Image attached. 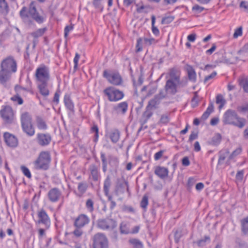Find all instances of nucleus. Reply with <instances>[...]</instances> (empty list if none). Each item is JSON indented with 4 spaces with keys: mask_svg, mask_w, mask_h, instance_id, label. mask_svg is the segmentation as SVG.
<instances>
[{
    "mask_svg": "<svg viewBox=\"0 0 248 248\" xmlns=\"http://www.w3.org/2000/svg\"><path fill=\"white\" fill-rule=\"evenodd\" d=\"M19 15L23 21L29 25L32 24V19L39 24L42 23L45 20L44 17L40 15L37 11L34 1L30 3L28 8L25 6L23 7L20 11Z\"/></svg>",
    "mask_w": 248,
    "mask_h": 248,
    "instance_id": "nucleus-1",
    "label": "nucleus"
},
{
    "mask_svg": "<svg viewBox=\"0 0 248 248\" xmlns=\"http://www.w3.org/2000/svg\"><path fill=\"white\" fill-rule=\"evenodd\" d=\"M222 122L225 124L232 125L239 128H242L246 124V120L239 116L235 110L229 109L224 113Z\"/></svg>",
    "mask_w": 248,
    "mask_h": 248,
    "instance_id": "nucleus-2",
    "label": "nucleus"
},
{
    "mask_svg": "<svg viewBox=\"0 0 248 248\" xmlns=\"http://www.w3.org/2000/svg\"><path fill=\"white\" fill-rule=\"evenodd\" d=\"M51 160L50 152L48 151H42L34 162V168L38 170H46L49 168Z\"/></svg>",
    "mask_w": 248,
    "mask_h": 248,
    "instance_id": "nucleus-3",
    "label": "nucleus"
},
{
    "mask_svg": "<svg viewBox=\"0 0 248 248\" xmlns=\"http://www.w3.org/2000/svg\"><path fill=\"white\" fill-rule=\"evenodd\" d=\"M0 116L5 125H12L15 123V113L9 106H3L0 110Z\"/></svg>",
    "mask_w": 248,
    "mask_h": 248,
    "instance_id": "nucleus-4",
    "label": "nucleus"
},
{
    "mask_svg": "<svg viewBox=\"0 0 248 248\" xmlns=\"http://www.w3.org/2000/svg\"><path fill=\"white\" fill-rule=\"evenodd\" d=\"M0 67V70L11 74L15 73L17 70L16 61L13 56H8L1 61Z\"/></svg>",
    "mask_w": 248,
    "mask_h": 248,
    "instance_id": "nucleus-5",
    "label": "nucleus"
},
{
    "mask_svg": "<svg viewBox=\"0 0 248 248\" xmlns=\"http://www.w3.org/2000/svg\"><path fill=\"white\" fill-rule=\"evenodd\" d=\"M35 77L38 83L48 82L50 79L48 67L44 64L40 65L35 71Z\"/></svg>",
    "mask_w": 248,
    "mask_h": 248,
    "instance_id": "nucleus-6",
    "label": "nucleus"
},
{
    "mask_svg": "<svg viewBox=\"0 0 248 248\" xmlns=\"http://www.w3.org/2000/svg\"><path fill=\"white\" fill-rule=\"evenodd\" d=\"M98 228L104 231H112L117 227L116 221L109 217L98 219L96 221Z\"/></svg>",
    "mask_w": 248,
    "mask_h": 248,
    "instance_id": "nucleus-7",
    "label": "nucleus"
},
{
    "mask_svg": "<svg viewBox=\"0 0 248 248\" xmlns=\"http://www.w3.org/2000/svg\"><path fill=\"white\" fill-rule=\"evenodd\" d=\"M104 93L108 96V100L111 102H117L124 97V93L113 87H108L103 91Z\"/></svg>",
    "mask_w": 248,
    "mask_h": 248,
    "instance_id": "nucleus-8",
    "label": "nucleus"
},
{
    "mask_svg": "<svg viewBox=\"0 0 248 248\" xmlns=\"http://www.w3.org/2000/svg\"><path fill=\"white\" fill-rule=\"evenodd\" d=\"M93 248H108V241L106 236L102 233L95 234L93 238Z\"/></svg>",
    "mask_w": 248,
    "mask_h": 248,
    "instance_id": "nucleus-9",
    "label": "nucleus"
},
{
    "mask_svg": "<svg viewBox=\"0 0 248 248\" xmlns=\"http://www.w3.org/2000/svg\"><path fill=\"white\" fill-rule=\"evenodd\" d=\"M103 76L110 83L114 85H121L123 83L122 77L119 73H109L107 70H105L103 72Z\"/></svg>",
    "mask_w": 248,
    "mask_h": 248,
    "instance_id": "nucleus-10",
    "label": "nucleus"
},
{
    "mask_svg": "<svg viewBox=\"0 0 248 248\" xmlns=\"http://www.w3.org/2000/svg\"><path fill=\"white\" fill-rule=\"evenodd\" d=\"M37 144L41 147H46L50 144L52 137L48 133H38L35 139Z\"/></svg>",
    "mask_w": 248,
    "mask_h": 248,
    "instance_id": "nucleus-11",
    "label": "nucleus"
},
{
    "mask_svg": "<svg viewBox=\"0 0 248 248\" xmlns=\"http://www.w3.org/2000/svg\"><path fill=\"white\" fill-rule=\"evenodd\" d=\"M37 217L38 220L36 223L43 224L46 228L48 229L50 225V220L46 211L44 209L38 210Z\"/></svg>",
    "mask_w": 248,
    "mask_h": 248,
    "instance_id": "nucleus-12",
    "label": "nucleus"
},
{
    "mask_svg": "<svg viewBox=\"0 0 248 248\" xmlns=\"http://www.w3.org/2000/svg\"><path fill=\"white\" fill-rule=\"evenodd\" d=\"M89 217L85 214L79 215L74 220V226L76 228H82L90 222Z\"/></svg>",
    "mask_w": 248,
    "mask_h": 248,
    "instance_id": "nucleus-13",
    "label": "nucleus"
},
{
    "mask_svg": "<svg viewBox=\"0 0 248 248\" xmlns=\"http://www.w3.org/2000/svg\"><path fill=\"white\" fill-rule=\"evenodd\" d=\"M47 196L50 202H56L62 196V192L58 188L53 187L48 191Z\"/></svg>",
    "mask_w": 248,
    "mask_h": 248,
    "instance_id": "nucleus-14",
    "label": "nucleus"
},
{
    "mask_svg": "<svg viewBox=\"0 0 248 248\" xmlns=\"http://www.w3.org/2000/svg\"><path fill=\"white\" fill-rule=\"evenodd\" d=\"M3 138L7 146L13 148H15L17 146L18 144V140L13 134L8 132H4L3 134Z\"/></svg>",
    "mask_w": 248,
    "mask_h": 248,
    "instance_id": "nucleus-15",
    "label": "nucleus"
},
{
    "mask_svg": "<svg viewBox=\"0 0 248 248\" xmlns=\"http://www.w3.org/2000/svg\"><path fill=\"white\" fill-rule=\"evenodd\" d=\"M12 74L0 69V84L6 89L11 87Z\"/></svg>",
    "mask_w": 248,
    "mask_h": 248,
    "instance_id": "nucleus-16",
    "label": "nucleus"
},
{
    "mask_svg": "<svg viewBox=\"0 0 248 248\" xmlns=\"http://www.w3.org/2000/svg\"><path fill=\"white\" fill-rule=\"evenodd\" d=\"M105 137L110 139L113 143H116L120 138V132L116 128H113L109 131H106Z\"/></svg>",
    "mask_w": 248,
    "mask_h": 248,
    "instance_id": "nucleus-17",
    "label": "nucleus"
},
{
    "mask_svg": "<svg viewBox=\"0 0 248 248\" xmlns=\"http://www.w3.org/2000/svg\"><path fill=\"white\" fill-rule=\"evenodd\" d=\"M177 82L171 79H168L166 81L164 89L168 94L174 95L177 92Z\"/></svg>",
    "mask_w": 248,
    "mask_h": 248,
    "instance_id": "nucleus-18",
    "label": "nucleus"
},
{
    "mask_svg": "<svg viewBox=\"0 0 248 248\" xmlns=\"http://www.w3.org/2000/svg\"><path fill=\"white\" fill-rule=\"evenodd\" d=\"M110 185V178L109 175H108L104 182L103 191L105 195L108 197V201L110 202H111V201H114L112 200V196L109 194V190Z\"/></svg>",
    "mask_w": 248,
    "mask_h": 248,
    "instance_id": "nucleus-19",
    "label": "nucleus"
},
{
    "mask_svg": "<svg viewBox=\"0 0 248 248\" xmlns=\"http://www.w3.org/2000/svg\"><path fill=\"white\" fill-rule=\"evenodd\" d=\"M168 75L170 77L169 79L174 80L177 83L180 82V72L177 68L173 67L170 69L168 73Z\"/></svg>",
    "mask_w": 248,
    "mask_h": 248,
    "instance_id": "nucleus-20",
    "label": "nucleus"
},
{
    "mask_svg": "<svg viewBox=\"0 0 248 248\" xmlns=\"http://www.w3.org/2000/svg\"><path fill=\"white\" fill-rule=\"evenodd\" d=\"M63 102L66 109L71 112H74L75 106L69 94H65L63 98Z\"/></svg>",
    "mask_w": 248,
    "mask_h": 248,
    "instance_id": "nucleus-21",
    "label": "nucleus"
},
{
    "mask_svg": "<svg viewBox=\"0 0 248 248\" xmlns=\"http://www.w3.org/2000/svg\"><path fill=\"white\" fill-rule=\"evenodd\" d=\"M155 173L161 179H164L168 175L169 170L167 168L163 167L157 166L156 167Z\"/></svg>",
    "mask_w": 248,
    "mask_h": 248,
    "instance_id": "nucleus-22",
    "label": "nucleus"
},
{
    "mask_svg": "<svg viewBox=\"0 0 248 248\" xmlns=\"http://www.w3.org/2000/svg\"><path fill=\"white\" fill-rule=\"evenodd\" d=\"M48 82L38 83L37 87L40 94L45 97L49 94V91L47 88Z\"/></svg>",
    "mask_w": 248,
    "mask_h": 248,
    "instance_id": "nucleus-23",
    "label": "nucleus"
},
{
    "mask_svg": "<svg viewBox=\"0 0 248 248\" xmlns=\"http://www.w3.org/2000/svg\"><path fill=\"white\" fill-rule=\"evenodd\" d=\"M91 175L93 181H97L100 177V174L98 167L94 164H92L89 168Z\"/></svg>",
    "mask_w": 248,
    "mask_h": 248,
    "instance_id": "nucleus-24",
    "label": "nucleus"
},
{
    "mask_svg": "<svg viewBox=\"0 0 248 248\" xmlns=\"http://www.w3.org/2000/svg\"><path fill=\"white\" fill-rule=\"evenodd\" d=\"M128 108V104L126 102H122L114 107V109L118 113L125 114Z\"/></svg>",
    "mask_w": 248,
    "mask_h": 248,
    "instance_id": "nucleus-25",
    "label": "nucleus"
},
{
    "mask_svg": "<svg viewBox=\"0 0 248 248\" xmlns=\"http://www.w3.org/2000/svg\"><path fill=\"white\" fill-rule=\"evenodd\" d=\"M186 70L187 72L189 80L195 82L196 81V73L193 67L190 65L187 64Z\"/></svg>",
    "mask_w": 248,
    "mask_h": 248,
    "instance_id": "nucleus-26",
    "label": "nucleus"
},
{
    "mask_svg": "<svg viewBox=\"0 0 248 248\" xmlns=\"http://www.w3.org/2000/svg\"><path fill=\"white\" fill-rule=\"evenodd\" d=\"M152 108L149 106H147L146 108V110L143 112L142 116V119L141 120L142 124H146L148 120L152 117L153 114V112L151 110Z\"/></svg>",
    "mask_w": 248,
    "mask_h": 248,
    "instance_id": "nucleus-27",
    "label": "nucleus"
},
{
    "mask_svg": "<svg viewBox=\"0 0 248 248\" xmlns=\"http://www.w3.org/2000/svg\"><path fill=\"white\" fill-rule=\"evenodd\" d=\"M23 131L28 136L32 137L35 134V129L32 123L21 126Z\"/></svg>",
    "mask_w": 248,
    "mask_h": 248,
    "instance_id": "nucleus-28",
    "label": "nucleus"
},
{
    "mask_svg": "<svg viewBox=\"0 0 248 248\" xmlns=\"http://www.w3.org/2000/svg\"><path fill=\"white\" fill-rule=\"evenodd\" d=\"M108 161L109 165L113 169L116 171L119 166V160L118 158L112 155H109L108 156Z\"/></svg>",
    "mask_w": 248,
    "mask_h": 248,
    "instance_id": "nucleus-29",
    "label": "nucleus"
},
{
    "mask_svg": "<svg viewBox=\"0 0 248 248\" xmlns=\"http://www.w3.org/2000/svg\"><path fill=\"white\" fill-rule=\"evenodd\" d=\"M21 126L26 124H30L31 123V117L29 113L25 112L22 114L20 117Z\"/></svg>",
    "mask_w": 248,
    "mask_h": 248,
    "instance_id": "nucleus-30",
    "label": "nucleus"
},
{
    "mask_svg": "<svg viewBox=\"0 0 248 248\" xmlns=\"http://www.w3.org/2000/svg\"><path fill=\"white\" fill-rule=\"evenodd\" d=\"M242 232L247 235L248 234V216L240 220Z\"/></svg>",
    "mask_w": 248,
    "mask_h": 248,
    "instance_id": "nucleus-31",
    "label": "nucleus"
},
{
    "mask_svg": "<svg viewBox=\"0 0 248 248\" xmlns=\"http://www.w3.org/2000/svg\"><path fill=\"white\" fill-rule=\"evenodd\" d=\"M239 86L242 87L244 92L248 93V78L241 77L238 79Z\"/></svg>",
    "mask_w": 248,
    "mask_h": 248,
    "instance_id": "nucleus-32",
    "label": "nucleus"
},
{
    "mask_svg": "<svg viewBox=\"0 0 248 248\" xmlns=\"http://www.w3.org/2000/svg\"><path fill=\"white\" fill-rule=\"evenodd\" d=\"M36 124L37 128L40 130H46L47 128V125L46 122L40 116H37L36 118Z\"/></svg>",
    "mask_w": 248,
    "mask_h": 248,
    "instance_id": "nucleus-33",
    "label": "nucleus"
},
{
    "mask_svg": "<svg viewBox=\"0 0 248 248\" xmlns=\"http://www.w3.org/2000/svg\"><path fill=\"white\" fill-rule=\"evenodd\" d=\"M46 28H41L31 33V35L35 39H38L40 37L42 36L46 31Z\"/></svg>",
    "mask_w": 248,
    "mask_h": 248,
    "instance_id": "nucleus-34",
    "label": "nucleus"
},
{
    "mask_svg": "<svg viewBox=\"0 0 248 248\" xmlns=\"http://www.w3.org/2000/svg\"><path fill=\"white\" fill-rule=\"evenodd\" d=\"M214 103L212 102H210L206 111L202 115V119L204 120L207 119L210 114L214 111Z\"/></svg>",
    "mask_w": 248,
    "mask_h": 248,
    "instance_id": "nucleus-35",
    "label": "nucleus"
},
{
    "mask_svg": "<svg viewBox=\"0 0 248 248\" xmlns=\"http://www.w3.org/2000/svg\"><path fill=\"white\" fill-rule=\"evenodd\" d=\"M90 132L91 133H94V135L93 138V141L96 143L99 139V128L97 125L93 124L91 128Z\"/></svg>",
    "mask_w": 248,
    "mask_h": 248,
    "instance_id": "nucleus-36",
    "label": "nucleus"
},
{
    "mask_svg": "<svg viewBox=\"0 0 248 248\" xmlns=\"http://www.w3.org/2000/svg\"><path fill=\"white\" fill-rule=\"evenodd\" d=\"M9 12V7L5 0H0V13L7 15Z\"/></svg>",
    "mask_w": 248,
    "mask_h": 248,
    "instance_id": "nucleus-37",
    "label": "nucleus"
},
{
    "mask_svg": "<svg viewBox=\"0 0 248 248\" xmlns=\"http://www.w3.org/2000/svg\"><path fill=\"white\" fill-rule=\"evenodd\" d=\"M161 99H160L156 95L154 96V98L150 100L148 104V106H149L151 108H156L157 106L160 104Z\"/></svg>",
    "mask_w": 248,
    "mask_h": 248,
    "instance_id": "nucleus-38",
    "label": "nucleus"
},
{
    "mask_svg": "<svg viewBox=\"0 0 248 248\" xmlns=\"http://www.w3.org/2000/svg\"><path fill=\"white\" fill-rule=\"evenodd\" d=\"M230 152L228 149L221 150L219 153V158L218 160V164H222L225 159L227 156L229 154Z\"/></svg>",
    "mask_w": 248,
    "mask_h": 248,
    "instance_id": "nucleus-39",
    "label": "nucleus"
},
{
    "mask_svg": "<svg viewBox=\"0 0 248 248\" xmlns=\"http://www.w3.org/2000/svg\"><path fill=\"white\" fill-rule=\"evenodd\" d=\"M216 102L217 104H219L218 108L221 109L225 105L226 102L222 95L218 94L216 96Z\"/></svg>",
    "mask_w": 248,
    "mask_h": 248,
    "instance_id": "nucleus-40",
    "label": "nucleus"
},
{
    "mask_svg": "<svg viewBox=\"0 0 248 248\" xmlns=\"http://www.w3.org/2000/svg\"><path fill=\"white\" fill-rule=\"evenodd\" d=\"M120 231L122 234H127L129 233L130 231L129 228V224L124 222H122L120 226Z\"/></svg>",
    "mask_w": 248,
    "mask_h": 248,
    "instance_id": "nucleus-41",
    "label": "nucleus"
},
{
    "mask_svg": "<svg viewBox=\"0 0 248 248\" xmlns=\"http://www.w3.org/2000/svg\"><path fill=\"white\" fill-rule=\"evenodd\" d=\"M221 140V136L220 134L219 133H217L212 137L210 143L212 145L217 146L220 143Z\"/></svg>",
    "mask_w": 248,
    "mask_h": 248,
    "instance_id": "nucleus-42",
    "label": "nucleus"
},
{
    "mask_svg": "<svg viewBox=\"0 0 248 248\" xmlns=\"http://www.w3.org/2000/svg\"><path fill=\"white\" fill-rule=\"evenodd\" d=\"M100 157L102 163V170L103 172L105 173L107 170V160L104 153H100Z\"/></svg>",
    "mask_w": 248,
    "mask_h": 248,
    "instance_id": "nucleus-43",
    "label": "nucleus"
},
{
    "mask_svg": "<svg viewBox=\"0 0 248 248\" xmlns=\"http://www.w3.org/2000/svg\"><path fill=\"white\" fill-rule=\"evenodd\" d=\"M85 206L87 210L92 213L94 211V202L92 199H88L87 200L85 203Z\"/></svg>",
    "mask_w": 248,
    "mask_h": 248,
    "instance_id": "nucleus-44",
    "label": "nucleus"
},
{
    "mask_svg": "<svg viewBox=\"0 0 248 248\" xmlns=\"http://www.w3.org/2000/svg\"><path fill=\"white\" fill-rule=\"evenodd\" d=\"M151 20L152 32L155 36H158L159 34V31L158 28L155 26V16L154 15L152 16Z\"/></svg>",
    "mask_w": 248,
    "mask_h": 248,
    "instance_id": "nucleus-45",
    "label": "nucleus"
},
{
    "mask_svg": "<svg viewBox=\"0 0 248 248\" xmlns=\"http://www.w3.org/2000/svg\"><path fill=\"white\" fill-rule=\"evenodd\" d=\"M210 238L209 236H205L203 238L200 239L196 242L199 247H202L205 246L207 241H210Z\"/></svg>",
    "mask_w": 248,
    "mask_h": 248,
    "instance_id": "nucleus-46",
    "label": "nucleus"
},
{
    "mask_svg": "<svg viewBox=\"0 0 248 248\" xmlns=\"http://www.w3.org/2000/svg\"><path fill=\"white\" fill-rule=\"evenodd\" d=\"M11 100L14 102H17L18 105H22L23 103V100L18 93H16V94L12 96Z\"/></svg>",
    "mask_w": 248,
    "mask_h": 248,
    "instance_id": "nucleus-47",
    "label": "nucleus"
},
{
    "mask_svg": "<svg viewBox=\"0 0 248 248\" xmlns=\"http://www.w3.org/2000/svg\"><path fill=\"white\" fill-rule=\"evenodd\" d=\"M148 204V197L146 195H144L141 201L140 202V207L143 208L144 210H146L147 205Z\"/></svg>",
    "mask_w": 248,
    "mask_h": 248,
    "instance_id": "nucleus-48",
    "label": "nucleus"
},
{
    "mask_svg": "<svg viewBox=\"0 0 248 248\" xmlns=\"http://www.w3.org/2000/svg\"><path fill=\"white\" fill-rule=\"evenodd\" d=\"M88 186L86 183H79L78 185V190L82 194L85 193L87 189Z\"/></svg>",
    "mask_w": 248,
    "mask_h": 248,
    "instance_id": "nucleus-49",
    "label": "nucleus"
},
{
    "mask_svg": "<svg viewBox=\"0 0 248 248\" xmlns=\"http://www.w3.org/2000/svg\"><path fill=\"white\" fill-rule=\"evenodd\" d=\"M182 236L183 234L182 231H176L174 234V238L175 242L178 244L180 242V239L182 237Z\"/></svg>",
    "mask_w": 248,
    "mask_h": 248,
    "instance_id": "nucleus-50",
    "label": "nucleus"
},
{
    "mask_svg": "<svg viewBox=\"0 0 248 248\" xmlns=\"http://www.w3.org/2000/svg\"><path fill=\"white\" fill-rule=\"evenodd\" d=\"M174 19L173 16H167L162 18L161 20L162 24H168L173 21Z\"/></svg>",
    "mask_w": 248,
    "mask_h": 248,
    "instance_id": "nucleus-51",
    "label": "nucleus"
},
{
    "mask_svg": "<svg viewBox=\"0 0 248 248\" xmlns=\"http://www.w3.org/2000/svg\"><path fill=\"white\" fill-rule=\"evenodd\" d=\"M20 169L25 176L28 178H31V173L27 167L25 166H21L20 167Z\"/></svg>",
    "mask_w": 248,
    "mask_h": 248,
    "instance_id": "nucleus-52",
    "label": "nucleus"
},
{
    "mask_svg": "<svg viewBox=\"0 0 248 248\" xmlns=\"http://www.w3.org/2000/svg\"><path fill=\"white\" fill-rule=\"evenodd\" d=\"M142 50V39L139 38L137 40V44L136 46V52H139Z\"/></svg>",
    "mask_w": 248,
    "mask_h": 248,
    "instance_id": "nucleus-53",
    "label": "nucleus"
},
{
    "mask_svg": "<svg viewBox=\"0 0 248 248\" xmlns=\"http://www.w3.org/2000/svg\"><path fill=\"white\" fill-rule=\"evenodd\" d=\"M242 152V148L241 147H238L234 151H233L232 154L230 155L229 157V160L232 159L234 157L237 155H240Z\"/></svg>",
    "mask_w": 248,
    "mask_h": 248,
    "instance_id": "nucleus-54",
    "label": "nucleus"
},
{
    "mask_svg": "<svg viewBox=\"0 0 248 248\" xmlns=\"http://www.w3.org/2000/svg\"><path fill=\"white\" fill-rule=\"evenodd\" d=\"M93 3L95 8L100 9L101 11H103V7L101 5V0H93Z\"/></svg>",
    "mask_w": 248,
    "mask_h": 248,
    "instance_id": "nucleus-55",
    "label": "nucleus"
},
{
    "mask_svg": "<svg viewBox=\"0 0 248 248\" xmlns=\"http://www.w3.org/2000/svg\"><path fill=\"white\" fill-rule=\"evenodd\" d=\"M242 35V27H240L237 28L233 33V37L234 38H237L238 36Z\"/></svg>",
    "mask_w": 248,
    "mask_h": 248,
    "instance_id": "nucleus-56",
    "label": "nucleus"
},
{
    "mask_svg": "<svg viewBox=\"0 0 248 248\" xmlns=\"http://www.w3.org/2000/svg\"><path fill=\"white\" fill-rule=\"evenodd\" d=\"M167 94H168V93H167L165 89L164 90L161 89L159 91V93L156 95L162 100L166 97Z\"/></svg>",
    "mask_w": 248,
    "mask_h": 248,
    "instance_id": "nucleus-57",
    "label": "nucleus"
},
{
    "mask_svg": "<svg viewBox=\"0 0 248 248\" xmlns=\"http://www.w3.org/2000/svg\"><path fill=\"white\" fill-rule=\"evenodd\" d=\"M169 120L170 118L169 116L166 114H163L161 116L160 122L162 124H167L169 123Z\"/></svg>",
    "mask_w": 248,
    "mask_h": 248,
    "instance_id": "nucleus-58",
    "label": "nucleus"
},
{
    "mask_svg": "<svg viewBox=\"0 0 248 248\" xmlns=\"http://www.w3.org/2000/svg\"><path fill=\"white\" fill-rule=\"evenodd\" d=\"M204 7L200 6L198 4L194 5L192 8L193 11L197 12L198 13H200L202 12L204 10Z\"/></svg>",
    "mask_w": 248,
    "mask_h": 248,
    "instance_id": "nucleus-59",
    "label": "nucleus"
},
{
    "mask_svg": "<svg viewBox=\"0 0 248 248\" xmlns=\"http://www.w3.org/2000/svg\"><path fill=\"white\" fill-rule=\"evenodd\" d=\"M217 72L216 71H214L212 72L210 75H208L207 76H206L204 79V82L206 83L209 80L213 79L214 78H215L217 76Z\"/></svg>",
    "mask_w": 248,
    "mask_h": 248,
    "instance_id": "nucleus-60",
    "label": "nucleus"
},
{
    "mask_svg": "<svg viewBox=\"0 0 248 248\" xmlns=\"http://www.w3.org/2000/svg\"><path fill=\"white\" fill-rule=\"evenodd\" d=\"M237 110L241 112H248V103H246L242 106L238 107Z\"/></svg>",
    "mask_w": 248,
    "mask_h": 248,
    "instance_id": "nucleus-61",
    "label": "nucleus"
},
{
    "mask_svg": "<svg viewBox=\"0 0 248 248\" xmlns=\"http://www.w3.org/2000/svg\"><path fill=\"white\" fill-rule=\"evenodd\" d=\"M244 171L243 170H239L236 174V179L238 181H241L243 180Z\"/></svg>",
    "mask_w": 248,
    "mask_h": 248,
    "instance_id": "nucleus-62",
    "label": "nucleus"
},
{
    "mask_svg": "<svg viewBox=\"0 0 248 248\" xmlns=\"http://www.w3.org/2000/svg\"><path fill=\"white\" fill-rule=\"evenodd\" d=\"M165 152V150H160L159 151L156 153L154 155L155 160H158L160 159Z\"/></svg>",
    "mask_w": 248,
    "mask_h": 248,
    "instance_id": "nucleus-63",
    "label": "nucleus"
},
{
    "mask_svg": "<svg viewBox=\"0 0 248 248\" xmlns=\"http://www.w3.org/2000/svg\"><path fill=\"white\" fill-rule=\"evenodd\" d=\"M236 242L241 248H248L247 244L244 241H242L240 239H237Z\"/></svg>",
    "mask_w": 248,
    "mask_h": 248,
    "instance_id": "nucleus-64",
    "label": "nucleus"
}]
</instances>
